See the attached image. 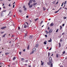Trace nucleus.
I'll use <instances>...</instances> for the list:
<instances>
[{
  "mask_svg": "<svg viewBox=\"0 0 67 67\" xmlns=\"http://www.w3.org/2000/svg\"><path fill=\"white\" fill-rule=\"evenodd\" d=\"M26 17L27 18H28L29 17V16H27Z\"/></svg>",
  "mask_w": 67,
  "mask_h": 67,
  "instance_id": "obj_46",
  "label": "nucleus"
},
{
  "mask_svg": "<svg viewBox=\"0 0 67 67\" xmlns=\"http://www.w3.org/2000/svg\"><path fill=\"white\" fill-rule=\"evenodd\" d=\"M15 4V2H14L13 3V4Z\"/></svg>",
  "mask_w": 67,
  "mask_h": 67,
  "instance_id": "obj_64",
  "label": "nucleus"
},
{
  "mask_svg": "<svg viewBox=\"0 0 67 67\" xmlns=\"http://www.w3.org/2000/svg\"><path fill=\"white\" fill-rule=\"evenodd\" d=\"M46 33L47 34H48V32L47 31H46Z\"/></svg>",
  "mask_w": 67,
  "mask_h": 67,
  "instance_id": "obj_20",
  "label": "nucleus"
},
{
  "mask_svg": "<svg viewBox=\"0 0 67 67\" xmlns=\"http://www.w3.org/2000/svg\"><path fill=\"white\" fill-rule=\"evenodd\" d=\"M31 67V65H28V67Z\"/></svg>",
  "mask_w": 67,
  "mask_h": 67,
  "instance_id": "obj_52",
  "label": "nucleus"
},
{
  "mask_svg": "<svg viewBox=\"0 0 67 67\" xmlns=\"http://www.w3.org/2000/svg\"><path fill=\"white\" fill-rule=\"evenodd\" d=\"M59 47H60L61 46H60V43H59Z\"/></svg>",
  "mask_w": 67,
  "mask_h": 67,
  "instance_id": "obj_35",
  "label": "nucleus"
},
{
  "mask_svg": "<svg viewBox=\"0 0 67 67\" xmlns=\"http://www.w3.org/2000/svg\"><path fill=\"white\" fill-rule=\"evenodd\" d=\"M3 8H4V9H5V7H4V6H3Z\"/></svg>",
  "mask_w": 67,
  "mask_h": 67,
  "instance_id": "obj_41",
  "label": "nucleus"
},
{
  "mask_svg": "<svg viewBox=\"0 0 67 67\" xmlns=\"http://www.w3.org/2000/svg\"><path fill=\"white\" fill-rule=\"evenodd\" d=\"M19 11L21 13V12H22V10H21L20 9L19 10Z\"/></svg>",
  "mask_w": 67,
  "mask_h": 67,
  "instance_id": "obj_23",
  "label": "nucleus"
},
{
  "mask_svg": "<svg viewBox=\"0 0 67 67\" xmlns=\"http://www.w3.org/2000/svg\"><path fill=\"white\" fill-rule=\"evenodd\" d=\"M32 1L33 2H35V0H32Z\"/></svg>",
  "mask_w": 67,
  "mask_h": 67,
  "instance_id": "obj_28",
  "label": "nucleus"
},
{
  "mask_svg": "<svg viewBox=\"0 0 67 67\" xmlns=\"http://www.w3.org/2000/svg\"><path fill=\"white\" fill-rule=\"evenodd\" d=\"M24 60V59L23 58H22L21 59V60Z\"/></svg>",
  "mask_w": 67,
  "mask_h": 67,
  "instance_id": "obj_55",
  "label": "nucleus"
},
{
  "mask_svg": "<svg viewBox=\"0 0 67 67\" xmlns=\"http://www.w3.org/2000/svg\"><path fill=\"white\" fill-rule=\"evenodd\" d=\"M4 33V32H1V34H3Z\"/></svg>",
  "mask_w": 67,
  "mask_h": 67,
  "instance_id": "obj_37",
  "label": "nucleus"
},
{
  "mask_svg": "<svg viewBox=\"0 0 67 67\" xmlns=\"http://www.w3.org/2000/svg\"><path fill=\"white\" fill-rule=\"evenodd\" d=\"M21 52H19V54L20 55H21Z\"/></svg>",
  "mask_w": 67,
  "mask_h": 67,
  "instance_id": "obj_48",
  "label": "nucleus"
},
{
  "mask_svg": "<svg viewBox=\"0 0 67 67\" xmlns=\"http://www.w3.org/2000/svg\"><path fill=\"white\" fill-rule=\"evenodd\" d=\"M48 30H49V27H48Z\"/></svg>",
  "mask_w": 67,
  "mask_h": 67,
  "instance_id": "obj_53",
  "label": "nucleus"
},
{
  "mask_svg": "<svg viewBox=\"0 0 67 67\" xmlns=\"http://www.w3.org/2000/svg\"><path fill=\"white\" fill-rule=\"evenodd\" d=\"M43 9L44 11H45V10H46V9H45V8L44 7L43 8Z\"/></svg>",
  "mask_w": 67,
  "mask_h": 67,
  "instance_id": "obj_24",
  "label": "nucleus"
},
{
  "mask_svg": "<svg viewBox=\"0 0 67 67\" xmlns=\"http://www.w3.org/2000/svg\"><path fill=\"white\" fill-rule=\"evenodd\" d=\"M26 62H28V61L27 60H26L25 61Z\"/></svg>",
  "mask_w": 67,
  "mask_h": 67,
  "instance_id": "obj_57",
  "label": "nucleus"
},
{
  "mask_svg": "<svg viewBox=\"0 0 67 67\" xmlns=\"http://www.w3.org/2000/svg\"><path fill=\"white\" fill-rule=\"evenodd\" d=\"M4 4H3V5H2V6H4Z\"/></svg>",
  "mask_w": 67,
  "mask_h": 67,
  "instance_id": "obj_50",
  "label": "nucleus"
},
{
  "mask_svg": "<svg viewBox=\"0 0 67 67\" xmlns=\"http://www.w3.org/2000/svg\"><path fill=\"white\" fill-rule=\"evenodd\" d=\"M46 42L45 41L44 42V45H46Z\"/></svg>",
  "mask_w": 67,
  "mask_h": 67,
  "instance_id": "obj_12",
  "label": "nucleus"
},
{
  "mask_svg": "<svg viewBox=\"0 0 67 67\" xmlns=\"http://www.w3.org/2000/svg\"><path fill=\"white\" fill-rule=\"evenodd\" d=\"M23 25H24V28H26V27H27V26H26V25L25 24H24Z\"/></svg>",
  "mask_w": 67,
  "mask_h": 67,
  "instance_id": "obj_6",
  "label": "nucleus"
},
{
  "mask_svg": "<svg viewBox=\"0 0 67 67\" xmlns=\"http://www.w3.org/2000/svg\"><path fill=\"white\" fill-rule=\"evenodd\" d=\"M29 3H32V1L31 0H30L29 1Z\"/></svg>",
  "mask_w": 67,
  "mask_h": 67,
  "instance_id": "obj_22",
  "label": "nucleus"
},
{
  "mask_svg": "<svg viewBox=\"0 0 67 67\" xmlns=\"http://www.w3.org/2000/svg\"><path fill=\"white\" fill-rule=\"evenodd\" d=\"M6 27H6V26L4 27L1 28V30H3V29H5V28H6Z\"/></svg>",
  "mask_w": 67,
  "mask_h": 67,
  "instance_id": "obj_4",
  "label": "nucleus"
},
{
  "mask_svg": "<svg viewBox=\"0 0 67 67\" xmlns=\"http://www.w3.org/2000/svg\"><path fill=\"white\" fill-rule=\"evenodd\" d=\"M6 35H7V34L4 35L3 36H2V37H5V36Z\"/></svg>",
  "mask_w": 67,
  "mask_h": 67,
  "instance_id": "obj_13",
  "label": "nucleus"
},
{
  "mask_svg": "<svg viewBox=\"0 0 67 67\" xmlns=\"http://www.w3.org/2000/svg\"><path fill=\"white\" fill-rule=\"evenodd\" d=\"M62 8L61 7H60V8L58 10L59 11V10H61V9H62Z\"/></svg>",
  "mask_w": 67,
  "mask_h": 67,
  "instance_id": "obj_30",
  "label": "nucleus"
},
{
  "mask_svg": "<svg viewBox=\"0 0 67 67\" xmlns=\"http://www.w3.org/2000/svg\"><path fill=\"white\" fill-rule=\"evenodd\" d=\"M60 67H63V66L62 65H61L60 66Z\"/></svg>",
  "mask_w": 67,
  "mask_h": 67,
  "instance_id": "obj_58",
  "label": "nucleus"
},
{
  "mask_svg": "<svg viewBox=\"0 0 67 67\" xmlns=\"http://www.w3.org/2000/svg\"><path fill=\"white\" fill-rule=\"evenodd\" d=\"M50 55V53H48V56H49V55Z\"/></svg>",
  "mask_w": 67,
  "mask_h": 67,
  "instance_id": "obj_32",
  "label": "nucleus"
},
{
  "mask_svg": "<svg viewBox=\"0 0 67 67\" xmlns=\"http://www.w3.org/2000/svg\"><path fill=\"white\" fill-rule=\"evenodd\" d=\"M58 1L56 3V4H58Z\"/></svg>",
  "mask_w": 67,
  "mask_h": 67,
  "instance_id": "obj_60",
  "label": "nucleus"
},
{
  "mask_svg": "<svg viewBox=\"0 0 67 67\" xmlns=\"http://www.w3.org/2000/svg\"><path fill=\"white\" fill-rule=\"evenodd\" d=\"M36 48H34L33 49V51H36Z\"/></svg>",
  "mask_w": 67,
  "mask_h": 67,
  "instance_id": "obj_10",
  "label": "nucleus"
},
{
  "mask_svg": "<svg viewBox=\"0 0 67 67\" xmlns=\"http://www.w3.org/2000/svg\"><path fill=\"white\" fill-rule=\"evenodd\" d=\"M36 4H37V3H34L33 4V5L34 6L35 5H36Z\"/></svg>",
  "mask_w": 67,
  "mask_h": 67,
  "instance_id": "obj_11",
  "label": "nucleus"
},
{
  "mask_svg": "<svg viewBox=\"0 0 67 67\" xmlns=\"http://www.w3.org/2000/svg\"><path fill=\"white\" fill-rule=\"evenodd\" d=\"M10 13H11V11H10L9 12V14H8V15H9V14H10Z\"/></svg>",
  "mask_w": 67,
  "mask_h": 67,
  "instance_id": "obj_47",
  "label": "nucleus"
},
{
  "mask_svg": "<svg viewBox=\"0 0 67 67\" xmlns=\"http://www.w3.org/2000/svg\"><path fill=\"white\" fill-rule=\"evenodd\" d=\"M26 36H27V34H25V36H24V37H26Z\"/></svg>",
  "mask_w": 67,
  "mask_h": 67,
  "instance_id": "obj_26",
  "label": "nucleus"
},
{
  "mask_svg": "<svg viewBox=\"0 0 67 67\" xmlns=\"http://www.w3.org/2000/svg\"><path fill=\"white\" fill-rule=\"evenodd\" d=\"M52 57H50L49 58V62L47 63V64L48 65H52V64H53L52 60Z\"/></svg>",
  "mask_w": 67,
  "mask_h": 67,
  "instance_id": "obj_1",
  "label": "nucleus"
},
{
  "mask_svg": "<svg viewBox=\"0 0 67 67\" xmlns=\"http://www.w3.org/2000/svg\"><path fill=\"white\" fill-rule=\"evenodd\" d=\"M51 20V19H49V21H50V20Z\"/></svg>",
  "mask_w": 67,
  "mask_h": 67,
  "instance_id": "obj_63",
  "label": "nucleus"
},
{
  "mask_svg": "<svg viewBox=\"0 0 67 67\" xmlns=\"http://www.w3.org/2000/svg\"><path fill=\"white\" fill-rule=\"evenodd\" d=\"M50 40H49L48 41V42H52V39H51V38H50Z\"/></svg>",
  "mask_w": 67,
  "mask_h": 67,
  "instance_id": "obj_8",
  "label": "nucleus"
},
{
  "mask_svg": "<svg viewBox=\"0 0 67 67\" xmlns=\"http://www.w3.org/2000/svg\"><path fill=\"white\" fill-rule=\"evenodd\" d=\"M38 18H37L36 19H35V21H37V20H38Z\"/></svg>",
  "mask_w": 67,
  "mask_h": 67,
  "instance_id": "obj_19",
  "label": "nucleus"
},
{
  "mask_svg": "<svg viewBox=\"0 0 67 67\" xmlns=\"http://www.w3.org/2000/svg\"><path fill=\"white\" fill-rule=\"evenodd\" d=\"M8 5L9 7H11V4H9V5Z\"/></svg>",
  "mask_w": 67,
  "mask_h": 67,
  "instance_id": "obj_42",
  "label": "nucleus"
},
{
  "mask_svg": "<svg viewBox=\"0 0 67 67\" xmlns=\"http://www.w3.org/2000/svg\"><path fill=\"white\" fill-rule=\"evenodd\" d=\"M29 47H30V45H28V47H27V49H29Z\"/></svg>",
  "mask_w": 67,
  "mask_h": 67,
  "instance_id": "obj_17",
  "label": "nucleus"
},
{
  "mask_svg": "<svg viewBox=\"0 0 67 67\" xmlns=\"http://www.w3.org/2000/svg\"><path fill=\"white\" fill-rule=\"evenodd\" d=\"M66 18H67V17H63V19H66Z\"/></svg>",
  "mask_w": 67,
  "mask_h": 67,
  "instance_id": "obj_21",
  "label": "nucleus"
},
{
  "mask_svg": "<svg viewBox=\"0 0 67 67\" xmlns=\"http://www.w3.org/2000/svg\"><path fill=\"white\" fill-rule=\"evenodd\" d=\"M23 8H24V10H25V11H26V8H25V6H24Z\"/></svg>",
  "mask_w": 67,
  "mask_h": 67,
  "instance_id": "obj_2",
  "label": "nucleus"
},
{
  "mask_svg": "<svg viewBox=\"0 0 67 67\" xmlns=\"http://www.w3.org/2000/svg\"><path fill=\"white\" fill-rule=\"evenodd\" d=\"M56 57L57 58H58V54H57L56 55Z\"/></svg>",
  "mask_w": 67,
  "mask_h": 67,
  "instance_id": "obj_14",
  "label": "nucleus"
},
{
  "mask_svg": "<svg viewBox=\"0 0 67 67\" xmlns=\"http://www.w3.org/2000/svg\"><path fill=\"white\" fill-rule=\"evenodd\" d=\"M1 64H2V63H0V65H1Z\"/></svg>",
  "mask_w": 67,
  "mask_h": 67,
  "instance_id": "obj_61",
  "label": "nucleus"
},
{
  "mask_svg": "<svg viewBox=\"0 0 67 67\" xmlns=\"http://www.w3.org/2000/svg\"><path fill=\"white\" fill-rule=\"evenodd\" d=\"M63 41V40H62V39H60V41L61 42H62Z\"/></svg>",
  "mask_w": 67,
  "mask_h": 67,
  "instance_id": "obj_31",
  "label": "nucleus"
},
{
  "mask_svg": "<svg viewBox=\"0 0 67 67\" xmlns=\"http://www.w3.org/2000/svg\"><path fill=\"white\" fill-rule=\"evenodd\" d=\"M52 29H51L49 30V33H52Z\"/></svg>",
  "mask_w": 67,
  "mask_h": 67,
  "instance_id": "obj_7",
  "label": "nucleus"
},
{
  "mask_svg": "<svg viewBox=\"0 0 67 67\" xmlns=\"http://www.w3.org/2000/svg\"><path fill=\"white\" fill-rule=\"evenodd\" d=\"M29 21H30V22H32V21L31 20H29Z\"/></svg>",
  "mask_w": 67,
  "mask_h": 67,
  "instance_id": "obj_56",
  "label": "nucleus"
},
{
  "mask_svg": "<svg viewBox=\"0 0 67 67\" xmlns=\"http://www.w3.org/2000/svg\"><path fill=\"white\" fill-rule=\"evenodd\" d=\"M48 48H48V47H47V49H48Z\"/></svg>",
  "mask_w": 67,
  "mask_h": 67,
  "instance_id": "obj_62",
  "label": "nucleus"
},
{
  "mask_svg": "<svg viewBox=\"0 0 67 67\" xmlns=\"http://www.w3.org/2000/svg\"><path fill=\"white\" fill-rule=\"evenodd\" d=\"M58 32V29H57L56 31V32Z\"/></svg>",
  "mask_w": 67,
  "mask_h": 67,
  "instance_id": "obj_25",
  "label": "nucleus"
},
{
  "mask_svg": "<svg viewBox=\"0 0 67 67\" xmlns=\"http://www.w3.org/2000/svg\"><path fill=\"white\" fill-rule=\"evenodd\" d=\"M43 21H41V22L40 23V24H41L43 23Z\"/></svg>",
  "mask_w": 67,
  "mask_h": 67,
  "instance_id": "obj_36",
  "label": "nucleus"
},
{
  "mask_svg": "<svg viewBox=\"0 0 67 67\" xmlns=\"http://www.w3.org/2000/svg\"><path fill=\"white\" fill-rule=\"evenodd\" d=\"M29 38L30 39H32L33 38V36H29Z\"/></svg>",
  "mask_w": 67,
  "mask_h": 67,
  "instance_id": "obj_5",
  "label": "nucleus"
},
{
  "mask_svg": "<svg viewBox=\"0 0 67 67\" xmlns=\"http://www.w3.org/2000/svg\"><path fill=\"white\" fill-rule=\"evenodd\" d=\"M34 51H32V52L30 53V54H33V53H34Z\"/></svg>",
  "mask_w": 67,
  "mask_h": 67,
  "instance_id": "obj_16",
  "label": "nucleus"
},
{
  "mask_svg": "<svg viewBox=\"0 0 67 67\" xmlns=\"http://www.w3.org/2000/svg\"><path fill=\"white\" fill-rule=\"evenodd\" d=\"M14 7H15L14 5H13V8H14Z\"/></svg>",
  "mask_w": 67,
  "mask_h": 67,
  "instance_id": "obj_43",
  "label": "nucleus"
},
{
  "mask_svg": "<svg viewBox=\"0 0 67 67\" xmlns=\"http://www.w3.org/2000/svg\"><path fill=\"white\" fill-rule=\"evenodd\" d=\"M20 27L19 26L18 27V29H19V30H20Z\"/></svg>",
  "mask_w": 67,
  "mask_h": 67,
  "instance_id": "obj_51",
  "label": "nucleus"
},
{
  "mask_svg": "<svg viewBox=\"0 0 67 67\" xmlns=\"http://www.w3.org/2000/svg\"><path fill=\"white\" fill-rule=\"evenodd\" d=\"M6 10H3V12H6Z\"/></svg>",
  "mask_w": 67,
  "mask_h": 67,
  "instance_id": "obj_44",
  "label": "nucleus"
},
{
  "mask_svg": "<svg viewBox=\"0 0 67 67\" xmlns=\"http://www.w3.org/2000/svg\"><path fill=\"white\" fill-rule=\"evenodd\" d=\"M29 7L30 8H32V5H30V6H29Z\"/></svg>",
  "mask_w": 67,
  "mask_h": 67,
  "instance_id": "obj_18",
  "label": "nucleus"
},
{
  "mask_svg": "<svg viewBox=\"0 0 67 67\" xmlns=\"http://www.w3.org/2000/svg\"><path fill=\"white\" fill-rule=\"evenodd\" d=\"M9 54V52H7L5 53V55H8V54Z\"/></svg>",
  "mask_w": 67,
  "mask_h": 67,
  "instance_id": "obj_15",
  "label": "nucleus"
},
{
  "mask_svg": "<svg viewBox=\"0 0 67 67\" xmlns=\"http://www.w3.org/2000/svg\"><path fill=\"white\" fill-rule=\"evenodd\" d=\"M54 25V23H51V24L50 26H53V25Z\"/></svg>",
  "mask_w": 67,
  "mask_h": 67,
  "instance_id": "obj_3",
  "label": "nucleus"
},
{
  "mask_svg": "<svg viewBox=\"0 0 67 67\" xmlns=\"http://www.w3.org/2000/svg\"><path fill=\"white\" fill-rule=\"evenodd\" d=\"M58 11H59V10H58L57 11H56L55 12V13H57V12H58Z\"/></svg>",
  "mask_w": 67,
  "mask_h": 67,
  "instance_id": "obj_27",
  "label": "nucleus"
},
{
  "mask_svg": "<svg viewBox=\"0 0 67 67\" xmlns=\"http://www.w3.org/2000/svg\"><path fill=\"white\" fill-rule=\"evenodd\" d=\"M64 25H65V24H63L62 25V26H64Z\"/></svg>",
  "mask_w": 67,
  "mask_h": 67,
  "instance_id": "obj_54",
  "label": "nucleus"
},
{
  "mask_svg": "<svg viewBox=\"0 0 67 67\" xmlns=\"http://www.w3.org/2000/svg\"><path fill=\"white\" fill-rule=\"evenodd\" d=\"M44 65V62L42 63L41 64V65Z\"/></svg>",
  "mask_w": 67,
  "mask_h": 67,
  "instance_id": "obj_29",
  "label": "nucleus"
},
{
  "mask_svg": "<svg viewBox=\"0 0 67 67\" xmlns=\"http://www.w3.org/2000/svg\"><path fill=\"white\" fill-rule=\"evenodd\" d=\"M30 2H29L28 3V5H30Z\"/></svg>",
  "mask_w": 67,
  "mask_h": 67,
  "instance_id": "obj_38",
  "label": "nucleus"
},
{
  "mask_svg": "<svg viewBox=\"0 0 67 67\" xmlns=\"http://www.w3.org/2000/svg\"><path fill=\"white\" fill-rule=\"evenodd\" d=\"M62 26H60V30H61L62 29Z\"/></svg>",
  "mask_w": 67,
  "mask_h": 67,
  "instance_id": "obj_45",
  "label": "nucleus"
},
{
  "mask_svg": "<svg viewBox=\"0 0 67 67\" xmlns=\"http://www.w3.org/2000/svg\"><path fill=\"white\" fill-rule=\"evenodd\" d=\"M15 57H14L13 58V60H15Z\"/></svg>",
  "mask_w": 67,
  "mask_h": 67,
  "instance_id": "obj_34",
  "label": "nucleus"
},
{
  "mask_svg": "<svg viewBox=\"0 0 67 67\" xmlns=\"http://www.w3.org/2000/svg\"><path fill=\"white\" fill-rule=\"evenodd\" d=\"M52 49V48H51L50 49H49V51H51Z\"/></svg>",
  "mask_w": 67,
  "mask_h": 67,
  "instance_id": "obj_49",
  "label": "nucleus"
},
{
  "mask_svg": "<svg viewBox=\"0 0 67 67\" xmlns=\"http://www.w3.org/2000/svg\"><path fill=\"white\" fill-rule=\"evenodd\" d=\"M45 37H47V35H45Z\"/></svg>",
  "mask_w": 67,
  "mask_h": 67,
  "instance_id": "obj_40",
  "label": "nucleus"
},
{
  "mask_svg": "<svg viewBox=\"0 0 67 67\" xmlns=\"http://www.w3.org/2000/svg\"><path fill=\"white\" fill-rule=\"evenodd\" d=\"M65 34V32H64L62 34V35H64Z\"/></svg>",
  "mask_w": 67,
  "mask_h": 67,
  "instance_id": "obj_33",
  "label": "nucleus"
},
{
  "mask_svg": "<svg viewBox=\"0 0 67 67\" xmlns=\"http://www.w3.org/2000/svg\"><path fill=\"white\" fill-rule=\"evenodd\" d=\"M25 49L23 50V52H25Z\"/></svg>",
  "mask_w": 67,
  "mask_h": 67,
  "instance_id": "obj_59",
  "label": "nucleus"
},
{
  "mask_svg": "<svg viewBox=\"0 0 67 67\" xmlns=\"http://www.w3.org/2000/svg\"><path fill=\"white\" fill-rule=\"evenodd\" d=\"M38 44H37L36 45V46H35L36 47H38Z\"/></svg>",
  "mask_w": 67,
  "mask_h": 67,
  "instance_id": "obj_9",
  "label": "nucleus"
},
{
  "mask_svg": "<svg viewBox=\"0 0 67 67\" xmlns=\"http://www.w3.org/2000/svg\"><path fill=\"white\" fill-rule=\"evenodd\" d=\"M63 54H65V51H64L63 52Z\"/></svg>",
  "mask_w": 67,
  "mask_h": 67,
  "instance_id": "obj_39",
  "label": "nucleus"
}]
</instances>
